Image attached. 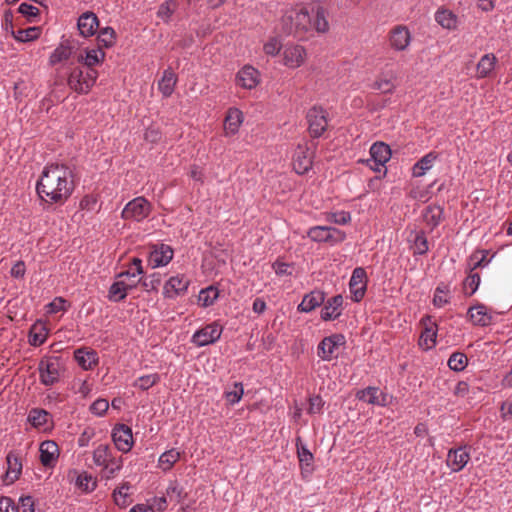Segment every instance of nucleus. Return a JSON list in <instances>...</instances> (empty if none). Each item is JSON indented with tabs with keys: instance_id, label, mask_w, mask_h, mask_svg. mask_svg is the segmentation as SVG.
<instances>
[{
	"instance_id": "obj_31",
	"label": "nucleus",
	"mask_w": 512,
	"mask_h": 512,
	"mask_svg": "<svg viewBox=\"0 0 512 512\" xmlns=\"http://www.w3.org/2000/svg\"><path fill=\"white\" fill-rule=\"evenodd\" d=\"M408 241L413 243L412 248L414 249V254L424 255L429 250L426 233L423 230L411 231L408 236Z\"/></svg>"
},
{
	"instance_id": "obj_50",
	"label": "nucleus",
	"mask_w": 512,
	"mask_h": 512,
	"mask_svg": "<svg viewBox=\"0 0 512 512\" xmlns=\"http://www.w3.org/2000/svg\"><path fill=\"white\" fill-rule=\"evenodd\" d=\"M176 8L177 3L175 0H167L159 6L157 16L161 18L164 22L168 23L170 21L171 16L174 14Z\"/></svg>"
},
{
	"instance_id": "obj_40",
	"label": "nucleus",
	"mask_w": 512,
	"mask_h": 512,
	"mask_svg": "<svg viewBox=\"0 0 512 512\" xmlns=\"http://www.w3.org/2000/svg\"><path fill=\"white\" fill-rule=\"evenodd\" d=\"M497 58L494 54H485L477 64V73L479 77H487L494 69Z\"/></svg>"
},
{
	"instance_id": "obj_52",
	"label": "nucleus",
	"mask_w": 512,
	"mask_h": 512,
	"mask_svg": "<svg viewBox=\"0 0 512 512\" xmlns=\"http://www.w3.org/2000/svg\"><path fill=\"white\" fill-rule=\"evenodd\" d=\"M318 356L324 361H330L333 358L335 346H332L330 338H324L318 345Z\"/></svg>"
},
{
	"instance_id": "obj_61",
	"label": "nucleus",
	"mask_w": 512,
	"mask_h": 512,
	"mask_svg": "<svg viewBox=\"0 0 512 512\" xmlns=\"http://www.w3.org/2000/svg\"><path fill=\"white\" fill-rule=\"evenodd\" d=\"M448 292L449 289L447 285H439L435 290L433 304L436 307H443L444 305H446L449 301L445 297H443L442 294H447Z\"/></svg>"
},
{
	"instance_id": "obj_29",
	"label": "nucleus",
	"mask_w": 512,
	"mask_h": 512,
	"mask_svg": "<svg viewBox=\"0 0 512 512\" xmlns=\"http://www.w3.org/2000/svg\"><path fill=\"white\" fill-rule=\"evenodd\" d=\"M136 287V284H127L125 281L114 282L108 291V299L113 302L123 301L127 297L129 290Z\"/></svg>"
},
{
	"instance_id": "obj_11",
	"label": "nucleus",
	"mask_w": 512,
	"mask_h": 512,
	"mask_svg": "<svg viewBox=\"0 0 512 512\" xmlns=\"http://www.w3.org/2000/svg\"><path fill=\"white\" fill-rule=\"evenodd\" d=\"M421 323L424 325V330L419 338V346L426 350L431 349L436 345L437 325L429 315L423 317Z\"/></svg>"
},
{
	"instance_id": "obj_38",
	"label": "nucleus",
	"mask_w": 512,
	"mask_h": 512,
	"mask_svg": "<svg viewBox=\"0 0 512 512\" xmlns=\"http://www.w3.org/2000/svg\"><path fill=\"white\" fill-rule=\"evenodd\" d=\"M435 19L443 28L452 30L457 27V16L449 10H438Z\"/></svg>"
},
{
	"instance_id": "obj_26",
	"label": "nucleus",
	"mask_w": 512,
	"mask_h": 512,
	"mask_svg": "<svg viewBox=\"0 0 512 512\" xmlns=\"http://www.w3.org/2000/svg\"><path fill=\"white\" fill-rule=\"evenodd\" d=\"M177 75L171 67L164 70L161 80L158 82V89L164 97H170L174 92Z\"/></svg>"
},
{
	"instance_id": "obj_54",
	"label": "nucleus",
	"mask_w": 512,
	"mask_h": 512,
	"mask_svg": "<svg viewBox=\"0 0 512 512\" xmlns=\"http://www.w3.org/2000/svg\"><path fill=\"white\" fill-rule=\"evenodd\" d=\"M18 12L24 16L28 22H34L35 18H37L40 15V10L26 2H23L18 7Z\"/></svg>"
},
{
	"instance_id": "obj_15",
	"label": "nucleus",
	"mask_w": 512,
	"mask_h": 512,
	"mask_svg": "<svg viewBox=\"0 0 512 512\" xmlns=\"http://www.w3.org/2000/svg\"><path fill=\"white\" fill-rule=\"evenodd\" d=\"M343 302L344 299L341 294L329 298L326 302L324 301L320 315L321 319L323 321H331L339 318L342 314Z\"/></svg>"
},
{
	"instance_id": "obj_16",
	"label": "nucleus",
	"mask_w": 512,
	"mask_h": 512,
	"mask_svg": "<svg viewBox=\"0 0 512 512\" xmlns=\"http://www.w3.org/2000/svg\"><path fill=\"white\" fill-rule=\"evenodd\" d=\"M74 358L83 370H93L99 363L97 351L89 347H81L74 351Z\"/></svg>"
},
{
	"instance_id": "obj_62",
	"label": "nucleus",
	"mask_w": 512,
	"mask_h": 512,
	"mask_svg": "<svg viewBox=\"0 0 512 512\" xmlns=\"http://www.w3.org/2000/svg\"><path fill=\"white\" fill-rule=\"evenodd\" d=\"M108 408L109 402L106 399L99 398L91 404L90 411L95 415L103 416L107 412Z\"/></svg>"
},
{
	"instance_id": "obj_21",
	"label": "nucleus",
	"mask_w": 512,
	"mask_h": 512,
	"mask_svg": "<svg viewBox=\"0 0 512 512\" xmlns=\"http://www.w3.org/2000/svg\"><path fill=\"white\" fill-rule=\"evenodd\" d=\"M469 460L470 454L466 451V446L450 449L447 455V464L452 467L454 472L462 470Z\"/></svg>"
},
{
	"instance_id": "obj_22",
	"label": "nucleus",
	"mask_w": 512,
	"mask_h": 512,
	"mask_svg": "<svg viewBox=\"0 0 512 512\" xmlns=\"http://www.w3.org/2000/svg\"><path fill=\"white\" fill-rule=\"evenodd\" d=\"M6 462L7 471L5 477L8 479V483L12 484L19 479L22 473L21 456L14 451H10L6 456Z\"/></svg>"
},
{
	"instance_id": "obj_13",
	"label": "nucleus",
	"mask_w": 512,
	"mask_h": 512,
	"mask_svg": "<svg viewBox=\"0 0 512 512\" xmlns=\"http://www.w3.org/2000/svg\"><path fill=\"white\" fill-rule=\"evenodd\" d=\"M306 57V50L300 45H286L283 51V63L289 68L300 67Z\"/></svg>"
},
{
	"instance_id": "obj_5",
	"label": "nucleus",
	"mask_w": 512,
	"mask_h": 512,
	"mask_svg": "<svg viewBox=\"0 0 512 512\" xmlns=\"http://www.w3.org/2000/svg\"><path fill=\"white\" fill-rule=\"evenodd\" d=\"M308 131L312 138H319L327 129V116L322 107L313 106L307 112Z\"/></svg>"
},
{
	"instance_id": "obj_47",
	"label": "nucleus",
	"mask_w": 512,
	"mask_h": 512,
	"mask_svg": "<svg viewBox=\"0 0 512 512\" xmlns=\"http://www.w3.org/2000/svg\"><path fill=\"white\" fill-rule=\"evenodd\" d=\"M131 488L129 482H124L118 489L114 490L113 497L116 505L125 508L130 504L129 495L124 493L123 490L128 491Z\"/></svg>"
},
{
	"instance_id": "obj_8",
	"label": "nucleus",
	"mask_w": 512,
	"mask_h": 512,
	"mask_svg": "<svg viewBox=\"0 0 512 512\" xmlns=\"http://www.w3.org/2000/svg\"><path fill=\"white\" fill-rule=\"evenodd\" d=\"M367 275L362 267H357L353 270L352 276L349 281V289L352 294L354 302H360L366 292Z\"/></svg>"
},
{
	"instance_id": "obj_39",
	"label": "nucleus",
	"mask_w": 512,
	"mask_h": 512,
	"mask_svg": "<svg viewBox=\"0 0 512 512\" xmlns=\"http://www.w3.org/2000/svg\"><path fill=\"white\" fill-rule=\"evenodd\" d=\"M49 417L50 413L48 411L41 408H33L29 412L28 421L33 427L40 428L46 426Z\"/></svg>"
},
{
	"instance_id": "obj_6",
	"label": "nucleus",
	"mask_w": 512,
	"mask_h": 512,
	"mask_svg": "<svg viewBox=\"0 0 512 512\" xmlns=\"http://www.w3.org/2000/svg\"><path fill=\"white\" fill-rule=\"evenodd\" d=\"M173 249L167 244H153L150 247L148 262L152 268L167 265L173 259Z\"/></svg>"
},
{
	"instance_id": "obj_46",
	"label": "nucleus",
	"mask_w": 512,
	"mask_h": 512,
	"mask_svg": "<svg viewBox=\"0 0 512 512\" xmlns=\"http://www.w3.org/2000/svg\"><path fill=\"white\" fill-rule=\"evenodd\" d=\"M219 291L213 286L202 289L199 293L198 300L202 303L203 307L211 306L218 298Z\"/></svg>"
},
{
	"instance_id": "obj_43",
	"label": "nucleus",
	"mask_w": 512,
	"mask_h": 512,
	"mask_svg": "<svg viewBox=\"0 0 512 512\" xmlns=\"http://www.w3.org/2000/svg\"><path fill=\"white\" fill-rule=\"evenodd\" d=\"M75 485L83 492H92L96 489L97 482L90 474L83 472L77 475Z\"/></svg>"
},
{
	"instance_id": "obj_41",
	"label": "nucleus",
	"mask_w": 512,
	"mask_h": 512,
	"mask_svg": "<svg viewBox=\"0 0 512 512\" xmlns=\"http://www.w3.org/2000/svg\"><path fill=\"white\" fill-rule=\"evenodd\" d=\"M281 24L283 33L286 35H293L294 37L301 39L300 32L296 29V22L294 21V10H291L282 16Z\"/></svg>"
},
{
	"instance_id": "obj_63",
	"label": "nucleus",
	"mask_w": 512,
	"mask_h": 512,
	"mask_svg": "<svg viewBox=\"0 0 512 512\" xmlns=\"http://www.w3.org/2000/svg\"><path fill=\"white\" fill-rule=\"evenodd\" d=\"M281 47L279 40L274 37L264 44L263 50L267 55L275 56L280 52Z\"/></svg>"
},
{
	"instance_id": "obj_36",
	"label": "nucleus",
	"mask_w": 512,
	"mask_h": 512,
	"mask_svg": "<svg viewBox=\"0 0 512 512\" xmlns=\"http://www.w3.org/2000/svg\"><path fill=\"white\" fill-rule=\"evenodd\" d=\"M116 32L112 27H104L99 30L97 36L98 48H111L116 43Z\"/></svg>"
},
{
	"instance_id": "obj_14",
	"label": "nucleus",
	"mask_w": 512,
	"mask_h": 512,
	"mask_svg": "<svg viewBox=\"0 0 512 512\" xmlns=\"http://www.w3.org/2000/svg\"><path fill=\"white\" fill-rule=\"evenodd\" d=\"M190 281L184 275L172 276L164 285V297L174 298L184 295L188 289Z\"/></svg>"
},
{
	"instance_id": "obj_37",
	"label": "nucleus",
	"mask_w": 512,
	"mask_h": 512,
	"mask_svg": "<svg viewBox=\"0 0 512 512\" xmlns=\"http://www.w3.org/2000/svg\"><path fill=\"white\" fill-rule=\"evenodd\" d=\"M443 215V208L438 205H429L424 210V220L428 225L431 226V229H434L437 227L441 220Z\"/></svg>"
},
{
	"instance_id": "obj_27",
	"label": "nucleus",
	"mask_w": 512,
	"mask_h": 512,
	"mask_svg": "<svg viewBox=\"0 0 512 512\" xmlns=\"http://www.w3.org/2000/svg\"><path fill=\"white\" fill-rule=\"evenodd\" d=\"M294 21L296 29L300 32L301 39L305 38L307 32L312 29V16L306 8L294 10Z\"/></svg>"
},
{
	"instance_id": "obj_58",
	"label": "nucleus",
	"mask_w": 512,
	"mask_h": 512,
	"mask_svg": "<svg viewBox=\"0 0 512 512\" xmlns=\"http://www.w3.org/2000/svg\"><path fill=\"white\" fill-rule=\"evenodd\" d=\"M469 270L474 271L477 268L485 266L488 261L486 260L485 251H476L470 256Z\"/></svg>"
},
{
	"instance_id": "obj_34",
	"label": "nucleus",
	"mask_w": 512,
	"mask_h": 512,
	"mask_svg": "<svg viewBox=\"0 0 512 512\" xmlns=\"http://www.w3.org/2000/svg\"><path fill=\"white\" fill-rule=\"evenodd\" d=\"M243 115L237 108H230L225 118L224 128L228 133L235 134L242 123Z\"/></svg>"
},
{
	"instance_id": "obj_19",
	"label": "nucleus",
	"mask_w": 512,
	"mask_h": 512,
	"mask_svg": "<svg viewBox=\"0 0 512 512\" xmlns=\"http://www.w3.org/2000/svg\"><path fill=\"white\" fill-rule=\"evenodd\" d=\"M326 294L321 290H313L304 295L302 302L298 305L299 312L309 313L324 304Z\"/></svg>"
},
{
	"instance_id": "obj_25",
	"label": "nucleus",
	"mask_w": 512,
	"mask_h": 512,
	"mask_svg": "<svg viewBox=\"0 0 512 512\" xmlns=\"http://www.w3.org/2000/svg\"><path fill=\"white\" fill-rule=\"evenodd\" d=\"M468 317L474 325L488 326L492 323V316L487 313V308L483 304H477L470 307L468 310Z\"/></svg>"
},
{
	"instance_id": "obj_45",
	"label": "nucleus",
	"mask_w": 512,
	"mask_h": 512,
	"mask_svg": "<svg viewBox=\"0 0 512 512\" xmlns=\"http://www.w3.org/2000/svg\"><path fill=\"white\" fill-rule=\"evenodd\" d=\"M379 388L377 387H367L366 389L359 390L356 394V397L359 400L365 401L368 404H380V400L378 398ZM380 394H382L380 392Z\"/></svg>"
},
{
	"instance_id": "obj_56",
	"label": "nucleus",
	"mask_w": 512,
	"mask_h": 512,
	"mask_svg": "<svg viewBox=\"0 0 512 512\" xmlns=\"http://www.w3.org/2000/svg\"><path fill=\"white\" fill-rule=\"evenodd\" d=\"M160 377L158 374H150L141 376L137 379L134 386L139 387L141 390L145 391L154 386L158 381Z\"/></svg>"
},
{
	"instance_id": "obj_60",
	"label": "nucleus",
	"mask_w": 512,
	"mask_h": 512,
	"mask_svg": "<svg viewBox=\"0 0 512 512\" xmlns=\"http://www.w3.org/2000/svg\"><path fill=\"white\" fill-rule=\"evenodd\" d=\"M372 89L378 90L383 94H392L395 90V85L389 79H377L372 84Z\"/></svg>"
},
{
	"instance_id": "obj_20",
	"label": "nucleus",
	"mask_w": 512,
	"mask_h": 512,
	"mask_svg": "<svg viewBox=\"0 0 512 512\" xmlns=\"http://www.w3.org/2000/svg\"><path fill=\"white\" fill-rule=\"evenodd\" d=\"M390 46L397 51H403L410 43V32L407 27L399 25L393 28L389 37Z\"/></svg>"
},
{
	"instance_id": "obj_10",
	"label": "nucleus",
	"mask_w": 512,
	"mask_h": 512,
	"mask_svg": "<svg viewBox=\"0 0 512 512\" xmlns=\"http://www.w3.org/2000/svg\"><path fill=\"white\" fill-rule=\"evenodd\" d=\"M222 333V328L216 322L206 325L193 335V342L197 346H206L216 342Z\"/></svg>"
},
{
	"instance_id": "obj_35",
	"label": "nucleus",
	"mask_w": 512,
	"mask_h": 512,
	"mask_svg": "<svg viewBox=\"0 0 512 512\" xmlns=\"http://www.w3.org/2000/svg\"><path fill=\"white\" fill-rule=\"evenodd\" d=\"M437 153L429 152L425 156H423L420 160H418L412 169V174L414 177H421L425 174L427 170L432 167V163L437 159Z\"/></svg>"
},
{
	"instance_id": "obj_28",
	"label": "nucleus",
	"mask_w": 512,
	"mask_h": 512,
	"mask_svg": "<svg viewBox=\"0 0 512 512\" xmlns=\"http://www.w3.org/2000/svg\"><path fill=\"white\" fill-rule=\"evenodd\" d=\"M258 74L252 66H244L237 74V82L243 88L252 89L258 84Z\"/></svg>"
},
{
	"instance_id": "obj_49",
	"label": "nucleus",
	"mask_w": 512,
	"mask_h": 512,
	"mask_svg": "<svg viewBox=\"0 0 512 512\" xmlns=\"http://www.w3.org/2000/svg\"><path fill=\"white\" fill-rule=\"evenodd\" d=\"M480 284V275L477 272L469 271L468 276L463 282V288L467 296L473 295Z\"/></svg>"
},
{
	"instance_id": "obj_64",
	"label": "nucleus",
	"mask_w": 512,
	"mask_h": 512,
	"mask_svg": "<svg viewBox=\"0 0 512 512\" xmlns=\"http://www.w3.org/2000/svg\"><path fill=\"white\" fill-rule=\"evenodd\" d=\"M324 405V402L319 395H315L309 398L308 413L314 414L319 413Z\"/></svg>"
},
{
	"instance_id": "obj_59",
	"label": "nucleus",
	"mask_w": 512,
	"mask_h": 512,
	"mask_svg": "<svg viewBox=\"0 0 512 512\" xmlns=\"http://www.w3.org/2000/svg\"><path fill=\"white\" fill-rule=\"evenodd\" d=\"M327 236L328 237H327L326 243H329L330 245H335V244L341 243L346 238V234L344 231H342L338 228H335V227H330V226H328Z\"/></svg>"
},
{
	"instance_id": "obj_57",
	"label": "nucleus",
	"mask_w": 512,
	"mask_h": 512,
	"mask_svg": "<svg viewBox=\"0 0 512 512\" xmlns=\"http://www.w3.org/2000/svg\"><path fill=\"white\" fill-rule=\"evenodd\" d=\"M244 394L243 384L241 382L234 383V390L226 391L225 398L231 405L238 403Z\"/></svg>"
},
{
	"instance_id": "obj_44",
	"label": "nucleus",
	"mask_w": 512,
	"mask_h": 512,
	"mask_svg": "<svg viewBox=\"0 0 512 512\" xmlns=\"http://www.w3.org/2000/svg\"><path fill=\"white\" fill-rule=\"evenodd\" d=\"M468 364V358L463 352H454L448 360V366L456 372L463 371Z\"/></svg>"
},
{
	"instance_id": "obj_9",
	"label": "nucleus",
	"mask_w": 512,
	"mask_h": 512,
	"mask_svg": "<svg viewBox=\"0 0 512 512\" xmlns=\"http://www.w3.org/2000/svg\"><path fill=\"white\" fill-rule=\"evenodd\" d=\"M314 152H309L307 145L299 144L293 156V168L299 175L307 173L313 165Z\"/></svg>"
},
{
	"instance_id": "obj_7",
	"label": "nucleus",
	"mask_w": 512,
	"mask_h": 512,
	"mask_svg": "<svg viewBox=\"0 0 512 512\" xmlns=\"http://www.w3.org/2000/svg\"><path fill=\"white\" fill-rule=\"evenodd\" d=\"M112 440L119 451L129 452L133 446L132 429L126 424H116L112 430Z\"/></svg>"
},
{
	"instance_id": "obj_17",
	"label": "nucleus",
	"mask_w": 512,
	"mask_h": 512,
	"mask_svg": "<svg viewBox=\"0 0 512 512\" xmlns=\"http://www.w3.org/2000/svg\"><path fill=\"white\" fill-rule=\"evenodd\" d=\"M77 28L80 35L83 37L94 35L99 28V19L97 15L92 11L84 12L78 18Z\"/></svg>"
},
{
	"instance_id": "obj_18",
	"label": "nucleus",
	"mask_w": 512,
	"mask_h": 512,
	"mask_svg": "<svg viewBox=\"0 0 512 512\" xmlns=\"http://www.w3.org/2000/svg\"><path fill=\"white\" fill-rule=\"evenodd\" d=\"M371 160L375 167L370 166L374 171H380L379 167L384 166L391 158L390 146L384 142H376L370 148Z\"/></svg>"
},
{
	"instance_id": "obj_4",
	"label": "nucleus",
	"mask_w": 512,
	"mask_h": 512,
	"mask_svg": "<svg viewBox=\"0 0 512 512\" xmlns=\"http://www.w3.org/2000/svg\"><path fill=\"white\" fill-rule=\"evenodd\" d=\"M151 204L144 197H137L129 201L122 211V218L125 220L142 221L149 216Z\"/></svg>"
},
{
	"instance_id": "obj_32",
	"label": "nucleus",
	"mask_w": 512,
	"mask_h": 512,
	"mask_svg": "<svg viewBox=\"0 0 512 512\" xmlns=\"http://www.w3.org/2000/svg\"><path fill=\"white\" fill-rule=\"evenodd\" d=\"M74 47L69 40L61 42V44L54 50L49 58L52 66L64 60H68L73 52Z\"/></svg>"
},
{
	"instance_id": "obj_1",
	"label": "nucleus",
	"mask_w": 512,
	"mask_h": 512,
	"mask_svg": "<svg viewBox=\"0 0 512 512\" xmlns=\"http://www.w3.org/2000/svg\"><path fill=\"white\" fill-rule=\"evenodd\" d=\"M72 171L64 164L51 163L44 167L36 184L40 199L47 203L64 204L74 191Z\"/></svg>"
},
{
	"instance_id": "obj_12",
	"label": "nucleus",
	"mask_w": 512,
	"mask_h": 512,
	"mask_svg": "<svg viewBox=\"0 0 512 512\" xmlns=\"http://www.w3.org/2000/svg\"><path fill=\"white\" fill-rule=\"evenodd\" d=\"M40 462L44 467L53 468L59 457V447L53 440H45L40 444Z\"/></svg>"
},
{
	"instance_id": "obj_2",
	"label": "nucleus",
	"mask_w": 512,
	"mask_h": 512,
	"mask_svg": "<svg viewBox=\"0 0 512 512\" xmlns=\"http://www.w3.org/2000/svg\"><path fill=\"white\" fill-rule=\"evenodd\" d=\"M98 72L95 68L74 67L68 76V86L79 94H87L96 83Z\"/></svg>"
},
{
	"instance_id": "obj_55",
	"label": "nucleus",
	"mask_w": 512,
	"mask_h": 512,
	"mask_svg": "<svg viewBox=\"0 0 512 512\" xmlns=\"http://www.w3.org/2000/svg\"><path fill=\"white\" fill-rule=\"evenodd\" d=\"M328 226H315L307 232L308 237L315 242H327Z\"/></svg>"
},
{
	"instance_id": "obj_42",
	"label": "nucleus",
	"mask_w": 512,
	"mask_h": 512,
	"mask_svg": "<svg viewBox=\"0 0 512 512\" xmlns=\"http://www.w3.org/2000/svg\"><path fill=\"white\" fill-rule=\"evenodd\" d=\"M111 456L108 445H99L93 452V461L97 466L109 468V458Z\"/></svg>"
},
{
	"instance_id": "obj_3",
	"label": "nucleus",
	"mask_w": 512,
	"mask_h": 512,
	"mask_svg": "<svg viewBox=\"0 0 512 512\" xmlns=\"http://www.w3.org/2000/svg\"><path fill=\"white\" fill-rule=\"evenodd\" d=\"M40 382L45 386H53L59 382L65 372V365L61 357H43L38 364Z\"/></svg>"
},
{
	"instance_id": "obj_30",
	"label": "nucleus",
	"mask_w": 512,
	"mask_h": 512,
	"mask_svg": "<svg viewBox=\"0 0 512 512\" xmlns=\"http://www.w3.org/2000/svg\"><path fill=\"white\" fill-rule=\"evenodd\" d=\"M47 335L48 330L45 324L37 321L29 330L28 342L31 346L38 347L46 341Z\"/></svg>"
},
{
	"instance_id": "obj_23",
	"label": "nucleus",
	"mask_w": 512,
	"mask_h": 512,
	"mask_svg": "<svg viewBox=\"0 0 512 512\" xmlns=\"http://www.w3.org/2000/svg\"><path fill=\"white\" fill-rule=\"evenodd\" d=\"M105 55V52L101 48L86 49L85 55L80 54L77 57V62L86 68H94L96 65L103 63Z\"/></svg>"
},
{
	"instance_id": "obj_48",
	"label": "nucleus",
	"mask_w": 512,
	"mask_h": 512,
	"mask_svg": "<svg viewBox=\"0 0 512 512\" xmlns=\"http://www.w3.org/2000/svg\"><path fill=\"white\" fill-rule=\"evenodd\" d=\"M180 452L176 449H170L165 451L159 458V464L163 467V470H169L179 460Z\"/></svg>"
},
{
	"instance_id": "obj_33",
	"label": "nucleus",
	"mask_w": 512,
	"mask_h": 512,
	"mask_svg": "<svg viewBox=\"0 0 512 512\" xmlns=\"http://www.w3.org/2000/svg\"><path fill=\"white\" fill-rule=\"evenodd\" d=\"M41 27L32 26L26 29L19 28L18 30H12V36L18 42L26 43L37 40L41 35Z\"/></svg>"
},
{
	"instance_id": "obj_53",
	"label": "nucleus",
	"mask_w": 512,
	"mask_h": 512,
	"mask_svg": "<svg viewBox=\"0 0 512 512\" xmlns=\"http://www.w3.org/2000/svg\"><path fill=\"white\" fill-rule=\"evenodd\" d=\"M296 447L300 463H305L306 466H310L313 462V454L302 444L301 437L296 438Z\"/></svg>"
},
{
	"instance_id": "obj_51",
	"label": "nucleus",
	"mask_w": 512,
	"mask_h": 512,
	"mask_svg": "<svg viewBox=\"0 0 512 512\" xmlns=\"http://www.w3.org/2000/svg\"><path fill=\"white\" fill-rule=\"evenodd\" d=\"M138 282L146 291H158V287L161 284V274L153 273L146 278H140Z\"/></svg>"
},
{
	"instance_id": "obj_24",
	"label": "nucleus",
	"mask_w": 512,
	"mask_h": 512,
	"mask_svg": "<svg viewBox=\"0 0 512 512\" xmlns=\"http://www.w3.org/2000/svg\"><path fill=\"white\" fill-rule=\"evenodd\" d=\"M311 13L313 14L312 28L318 33H327L329 31L328 11L321 5L312 7Z\"/></svg>"
}]
</instances>
